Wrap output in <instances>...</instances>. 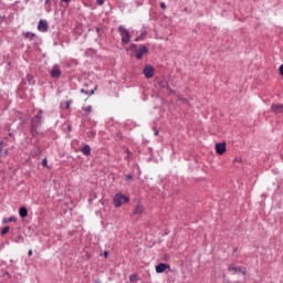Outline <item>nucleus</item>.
Segmentation results:
<instances>
[{
	"instance_id": "1",
	"label": "nucleus",
	"mask_w": 283,
	"mask_h": 283,
	"mask_svg": "<svg viewBox=\"0 0 283 283\" xmlns=\"http://www.w3.org/2000/svg\"><path fill=\"white\" fill-rule=\"evenodd\" d=\"M127 202H129V197L123 193H116L113 199V205L116 207V209L123 207V205H127Z\"/></svg>"
},
{
	"instance_id": "2",
	"label": "nucleus",
	"mask_w": 283,
	"mask_h": 283,
	"mask_svg": "<svg viewBox=\"0 0 283 283\" xmlns=\"http://www.w3.org/2000/svg\"><path fill=\"white\" fill-rule=\"evenodd\" d=\"M41 120H43V111H39L38 114L31 120V132L34 134L36 127H41Z\"/></svg>"
},
{
	"instance_id": "3",
	"label": "nucleus",
	"mask_w": 283,
	"mask_h": 283,
	"mask_svg": "<svg viewBox=\"0 0 283 283\" xmlns=\"http://www.w3.org/2000/svg\"><path fill=\"white\" fill-rule=\"evenodd\" d=\"M118 32L122 36V43H124V45H128L129 41L132 40V36L129 35V31L125 29V27L119 25Z\"/></svg>"
},
{
	"instance_id": "4",
	"label": "nucleus",
	"mask_w": 283,
	"mask_h": 283,
	"mask_svg": "<svg viewBox=\"0 0 283 283\" xmlns=\"http://www.w3.org/2000/svg\"><path fill=\"white\" fill-rule=\"evenodd\" d=\"M228 271L230 273H233V275H235V273H238V272L242 273V275H247V268H244V266L237 268L234 265H229Z\"/></svg>"
},
{
	"instance_id": "5",
	"label": "nucleus",
	"mask_w": 283,
	"mask_h": 283,
	"mask_svg": "<svg viewBox=\"0 0 283 283\" xmlns=\"http://www.w3.org/2000/svg\"><path fill=\"white\" fill-rule=\"evenodd\" d=\"M149 52V49H147V46L145 45H139L138 50L135 53L136 59L140 60L143 59V56H145V54H147Z\"/></svg>"
},
{
	"instance_id": "6",
	"label": "nucleus",
	"mask_w": 283,
	"mask_h": 283,
	"mask_svg": "<svg viewBox=\"0 0 283 283\" xmlns=\"http://www.w3.org/2000/svg\"><path fill=\"white\" fill-rule=\"evenodd\" d=\"M39 32H48L50 30V25L48 24V20H40L38 23Z\"/></svg>"
},
{
	"instance_id": "7",
	"label": "nucleus",
	"mask_w": 283,
	"mask_h": 283,
	"mask_svg": "<svg viewBox=\"0 0 283 283\" xmlns=\"http://www.w3.org/2000/svg\"><path fill=\"white\" fill-rule=\"evenodd\" d=\"M214 149L219 156L227 151V143L216 144Z\"/></svg>"
},
{
	"instance_id": "8",
	"label": "nucleus",
	"mask_w": 283,
	"mask_h": 283,
	"mask_svg": "<svg viewBox=\"0 0 283 283\" xmlns=\"http://www.w3.org/2000/svg\"><path fill=\"white\" fill-rule=\"evenodd\" d=\"M61 67L59 65H54L51 70V76L52 78H60L61 77Z\"/></svg>"
},
{
	"instance_id": "9",
	"label": "nucleus",
	"mask_w": 283,
	"mask_h": 283,
	"mask_svg": "<svg viewBox=\"0 0 283 283\" xmlns=\"http://www.w3.org/2000/svg\"><path fill=\"white\" fill-rule=\"evenodd\" d=\"M133 213L134 216H143V213H145V207H143L140 203L136 205L133 209Z\"/></svg>"
},
{
	"instance_id": "10",
	"label": "nucleus",
	"mask_w": 283,
	"mask_h": 283,
	"mask_svg": "<svg viewBox=\"0 0 283 283\" xmlns=\"http://www.w3.org/2000/svg\"><path fill=\"white\" fill-rule=\"evenodd\" d=\"M144 74L146 78H153L154 77V69L151 65H146L144 69Z\"/></svg>"
},
{
	"instance_id": "11",
	"label": "nucleus",
	"mask_w": 283,
	"mask_h": 283,
	"mask_svg": "<svg viewBox=\"0 0 283 283\" xmlns=\"http://www.w3.org/2000/svg\"><path fill=\"white\" fill-rule=\"evenodd\" d=\"M271 111L274 113V114H283V104H273L271 106Z\"/></svg>"
},
{
	"instance_id": "12",
	"label": "nucleus",
	"mask_w": 283,
	"mask_h": 283,
	"mask_svg": "<svg viewBox=\"0 0 283 283\" xmlns=\"http://www.w3.org/2000/svg\"><path fill=\"white\" fill-rule=\"evenodd\" d=\"M156 273H165V271H167V269H170L169 264H165V263H159L158 265H156Z\"/></svg>"
},
{
	"instance_id": "13",
	"label": "nucleus",
	"mask_w": 283,
	"mask_h": 283,
	"mask_svg": "<svg viewBox=\"0 0 283 283\" xmlns=\"http://www.w3.org/2000/svg\"><path fill=\"white\" fill-rule=\"evenodd\" d=\"M81 151L84 156H90V154H92V148L90 147V145H85L81 148Z\"/></svg>"
},
{
	"instance_id": "14",
	"label": "nucleus",
	"mask_w": 283,
	"mask_h": 283,
	"mask_svg": "<svg viewBox=\"0 0 283 283\" xmlns=\"http://www.w3.org/2000/svg\"><path fill=\"white\" fill-rule=\"evenodd\" d=\"M19 216H20V218H28V208L21 207L19 209Z\"/></svg>"
},
{
	"instance_id": "15",
	"label": "nucleus",
	"mask_w": 283,
	"mask_h": 283,
	"mask_svg": "<svg viewBox=\"0 0 283 283\" xmlns=\"http://www.w3.org/2000/svg\"><path fill=\"white\" fill-rule=\"evenodd\" d=\"M82 109H83V112H85L86 116H87L88 114H92V105L85 106V107H83Z\"/></svg>"
},
{
	"instance_id": "16",
	"label": "nucleus",
	"mask_w": 283,
	"mask_h": 283,
	"mask_svg": "<svg viewBox=\"0 0 283 283\" xmlns=\"http://www.w3.org/2000/svg\"><path fill=\"white\" fill-rule=\"evenodd\" d=\"M7 233H10V226L4 227L1 231V235H6Z\"/></svg>"
},
{
	"instance_id": "17",
	"label": "nucleus",
	"mask_w": 283,
	"mask_h": 283,
	"mask_svg": "<svg viewBox=\"0 0 283 283\" xmlns=\"http://www.w3.org/2000/svg\"><path fill=\"white\" fill-rule=\"evenodd\" d=\"M25 39H34V36H36V34L32 33V32H27L24 33Z\"/></svg>"
},
{
	"instance_id": "18",
	"label": "nucleus",
	"mask_w": 283,
	"mask_h": 283,
	"mask_svg": "<svg viewBox=\"0 0 283 283\" xmlns=\"http://www.w3.org/2000/svg\"><path fill=\"white\" fill-rule=\"evenodd\" d=\"M3 156H8V150L0 148V160L3 158Z\"/></svg>"
},
{
	"instance_id": "19",
	"label": "nucleus",
	"mask_w": 283,
	"mask_h": 283,
	"mask_svg": "<svg viewBox=\"0 0 283 283\" xmlns=\"http://www.w3.org/2000/svg\"><path fill=\"white\" fill-rule=\"evenodd\" d=\"M42 166H43V167H48V158H44V159L42 160Z\"/></svg>"
},
{
	"instance_id": "20",
	"label": "nucleus",
	"mask_w": 283,
	"mask_h": 283,
	"mask_svg": "<svg viewBox=\"0 0 283 283\" xmlns=\"http://www.w3.org/2000/svg\"><path fill=\"white\" fill-rule=\"evenodd\" d=\"M8 222H17V218H15V217H10V218L8 219Z\"/></svg>"
},
{
	"instance_id": "21",
	"label": "nucleus",
	"mask_w": 283,
	"mask_h": 283,
	"mask_svg": "<svg viewBox=\"0 0 283 283\" xmlns=\"http://www.w3.org/2000/svg\"><path fill=\"white\" fill-rule=\"evenodd\" d=\"M160 8H161V10H167V4H165V2H161Z\"/></svg>"
},
{
	"instance_id": "22",
	"label": "nucleus",
	"mask_w": 283,
	"mask_h": 283,
	"mask_svg": "<svg viewBox=\"0 0 283 283\" xmlns=\"http://www.w3.org/2000/svg\"><path fill=\"white\" fill-rule=\"evenodd\" d=\"M125 179L126 180H134V177H132V175H125Z\"/></svg>"
},
{
	"instance_id": "23",
	"label": "nucleus",
	"mask_w": 283,
	"mask_h": 283,
	"mask_svg": "<svg viewBox=\"0 0 283 283\" xmlns=\"http://www.w3.org/2000/svg\"><path fill=\"white\" fill-rule=\"evenodd\" d=\"M129 280L130 282H136V274L130 275Z\"/></svg>"
},
{
	"instance_id": "24",
	"label": "nucleus",
	"mask_w": 283,
	"mask_h": 283,
	"mask_svg": "<svg viewBox=\"0 0 283 283\" xmlns=\"http://www.w3.org/2000/svg\"><path fill=\"white\" fill-rule=\"evenodd\" d=\"M97 6H103L105 3V0H96Z\"/></svg>"
},
{
	"instance_id": "25",
	"label": "nucleus",
	"mask_w": 283,
	"mask_h": 283,
	"mask_svg": "<svg viewBox=\"0 0 283 283\" xmlns=\"http://www.w3.org/2000/svg\"><path fill=\"white\" fill-rule=\"evenodd\" d=\"M179 101H181L182 103H189V101L185 97H179Z\"/></svg>"
},
{
	"instance_id": "26",
	"label": "nucleus",
	"mask_w": 283,
	"mask_h": 283,
	"mask_svg": "<svg viewBox=\"0 0 283 283\" xmlns=\"http://www.w3.org/2000/svg\"><path fill=\"white\" fill-rule=\"evenodd\" d=\"M46 12H52V7L50 4L46 7Z\"/></svg>"
},
{
	"instance_id": "27",
	"label": "nucleus",
	"mask_w": 283,
	"mask_h": 283,
	"mask_svg": "<svg viewBox=\"0 0 283 283\" xmlns=\"http://www.w3.org/2000/svg\"><path fill=\"white\" fill-rule=\"evenodd\" d=\"M32 253H33L32 250H29V251H28L29 258H32Z\"/></svg>"
},
{
	"instance_id": "28",
	"label": "nucleus",
	"mask_w": 283,
	"mask_h": 283,
	"mask_svg": "<svg viewBox=\"0 0 283 283\" xmlns=\"http://www.w3.org/2000/svg\"><path fill=\"white\" fill-rule=\"evenodd\" d=\"M65 107H66V109H70V102L65 103Z\"/></svg>"
},
{
	"instance_id": "29",
	"label": "nucleus",
	"mask_w": 283,
	"mask_h": 283,
	"mask_svg": "<svg viewBox=\"0 0 283 283\" xmlns=\"http://www.w3.org/2000/svg\"><path fill=\"white\" fill-rule=\"evenodd\" d=\"M81 93H82V94H87V91H85V88H82V90H81Z\"/></svg>"
},
{
	"instance_id": "30",
	"label": "nucleus",
	"mask_w": 283,
	"mask_h": 283,
	"mask_svg": "<svg viewBox=\"0 0 283 283\" xmlns=\"http://www.w3.org/2000/svg\"><path fill=\"white\" fill-rule=\"evenodd\" d=\"M51 1L50 0H45V6H50Z\"/></svg>"
},
{
	"instance_id": "31",
	"label": "nucleus",
	"mask_w": 283,
	"mask_h": 283,
	"mask_svg": "<svg viewBox=\"0 0 283 283\" xmlns=\"http://www.w3.org/2000/svg\"><path fill=\"white\" fill-rule=\"evenodd\" d=\"M94 92H96V86L94 87V90H91V95L94 94Z\"/></svg>"
},
{
	"instance_id": "32",
	"label": "nucleus",
	"mask_w": 283,
	"mask_h": 283,
	"mask_svg": "<svg viewBox=\"0 0 283 283\" xmlns=\"http://www.w3.org/2000/svg\"><path fill=\"white\" fill-rule=\"evenodd\" d=\"M63 1L64 3H70L71 0H61Z\"/></svg>"
},
{
	"instance_id": "33",
	"label": "nucleus",
	"mask_w": 283,
	"mask_h": 283,
	"mask_svg": "<svg viewBox=\"0 0 283 283\" xmlns=\"http://www.w3.org/2000/svg\"><path fill=\"white\" fill-rule=\"evenodd\" d=\"M8 222H9L8 219H4V220H3V223H4V224H8Z\"/></svg>"
},
{
	"instance_id": "34",
	"label": "nucleus",
	"mask_w": 283,
	"mask_h": 283,
	"mask_svg": "<svg viewBox=\"0 0 283 283\" xmlns=\"http://www.w3.org/2000/svg\"><path fill=\"white\" fill-rule=\"evenodd\" d=\"M107 255H109V253H107V252H104V258H107Z\"/></svg>"
},
{
	"instance_id": "35",
	"label": "nucleus",
	"mask_w": 283,
	"mask_h": 283,
	"mask_svg": "<svg viewBox=\"0 0 283 283\" xmlns=\"http://www.w3.org/2000/svg\"><path fill=\"white\" fill-rule=\"evenodd\" d=\"M158 134H159V132L156 129V130H155V136H158Z\"/></svg>"
},
{
	"instance_id": "36",
	"label": "nucleus",
	"mask_w": 283,
	"mask_h": 283,
	"mask_svg": "<svg viewBox=\"0 0 283 283\" xmlns=\"http://www.w3.org/2000/svg\"><path fill=\"white\" fill-rule=\"evenodd\" d=\"M133 48H136V44H133Z\"/></svg>"
},
{
	"instance_id": "37",
	"label": "nucleus",
	"mask_w": 283,
	"mask_h": 283,
	"mask_svg": "<svg viewBox=\"0 0 283 283\" xmlns=\"http://www.w3.org/2000/svg\"><path fill=\"white\" fill-rule=\"evenodd\" d=\"M35 123H39V119H35Z\"/></svg>"
}]
</instances>
